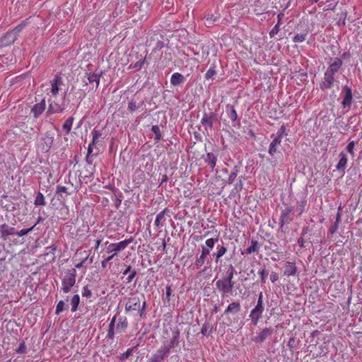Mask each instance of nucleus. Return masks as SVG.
I'll return each instance as SVG.
<instances>
[{
	"label": "nucleus",
	"mask_w": 362,
	"mask_h": 362,
	"mask_svg": "<svg viewBox=\"0 0 362 362\" xmlns=\"http://www.w3.org/2000/svg\"><path fill=\"white\" fill-rule=\"evenodd\" d=\"M219 243L218 235L216 236V238H209L205 241V247L209 250H212L215 246V244H218Z\"/></svg>",
	"instance_id": "a19ab883"
},
{
	"label": "nucleus",
	"mask_w": 362,
	"mask_h": 362,
	"mask_svg": "<svg viewBox=\"0 0 362 362\" xmlns=\"http://www.w3.org/2000/svg\"><path fill=\"white\" fill-rule=\"evenodd\" d=\"M335 82L334 75L327 71L324 74L323 81L320 83V88L322 90L330 89Z\"/></svg>",
	"instance_id": "2eb2a0df"
},
{
	"label": "nucleus",
	"mask_w": 362,
	"mask_h": 362,
	"mask_svg": "<svg viewBox=\"0 0 362 362\" xmlns=\"http://www.w3.org/2000/svg\"><path fill=\"white\" fill-rule=\"evenodd\" d=\"M353 102V95L344 94L343 100L341 101V107L343 108H350Z\"/></svg>",
	"instance_id": "4c0bfd02"
},
{
	"label": "nucleus",
	"mask_w": 362,
	"mask_h": 362,
	"mask_svg": "<svg viewBox=\"0 0 362 362\" xmlns=\"http://www.w3.org/2000/svg\"><path fill=\"white\" fill-rule=\"evenodd\" d=\"M170 330L172 332V338L168 344H164L165 346L169 348L170 351L171 349H173L179 345L180 337V331L177 327H171Z\"/></svg>",
	"instance_id": "4468645a"
},
{
	"label": "nucleus",
	"mask_w": 362,
	"mask_h": 362,
	"mask_svg": "<svg viewBox=\"0 0 362 362\" xmlns=\"http://www.w3.org/2000/svg\"><path fill=\"white\" fill-rule=\"evenodd\" d=\"M339 160L336 165V168L337 170L344 173L345 169L346 168L348 158L345 153L341 152L339 155Z\"/></svg>",
	"instance_id": "393cba45"
},
{
	"label": "nucleus",
	"mask_w": 362,
	"mask_h": 362,
	"mask_svg": "<svg viewBox=\"0 0 362 362\" xmlns=\"http://www.w3.org/2000/svg\"><path fill=\"white\" fill-rule=\"evenodd\" d=\"M240 166L238 165H235L233 168V169L229 175L228 181H227V183L228 185H232L234 182V181L237 178L238 173L240 172Z\"/></svg>",
	"instance_id": "72a5a7b5"
},
{
	"label": "nucleus",
	"mask_w": 362,
	"mask_h": 362,
	"mask_svg": "<svg viewBox=\"0 0 362 362\" xmlns=\"http://www.w3.org/2000/svg\"><path fill=\"white\" fill-rule=\"evenodd\" d=\"M144 300L139 297H129L125 303V313L137 317L138 320H144L146 317L147 302L143 295Z\"/></svg>",
	"instance_id": "f257e3e1"
},
{
	"label": "nucleus",
	"mask_w": 362,
	"mask_h": 362,
	"mask_svg": "<svg viewBox=\"0 0 362 362\" xmlns=\"http://www.w3.org/2000/svg\"><path fill=\"white\" fill-rule=\"evenodd\" d=\"M151 132L154 134V139L156 141H159L162 139L161 132L158 125H153Z\"/></svg>",
	"instance_id": "c03bdc74"
},
{
	"label": "nucleus",
	"mask_w": 362,
	"mask_h": 362,
	"mask_svg": "<svg viewBox=\"0 0 362 362\" xmlns=\"http://www.w3.org/2000/svg\"><path fill=\"white\" fill-rule=\"evenodd\" d=\"M115 254H112L110 256L107 257L106 259L102 261L101 266L103 268H105L107 267V263L113 259Z\"/></svg>",
	"instance_id": "338daca9"
},
{
	"label": "nucleus",
	"mask_w": 362,
	"mask_h": 362,
	"mask_svg": "<svg viewBox=\"0 0 362 362\" xmlns=\"http://www.w3.org/2000/svg\"><path fill=\"white\" fill-rule=\"evenodd\" d=\"M287 135H288V134L286 132V127L284 125H281V127L277 131L276 134L274 136V138L278 139L279 140L281 141L282 138Z\"/></svg>",
	"instance_id": "a18cd8bd"
},
{
	"label": "nucleus",
	"mask_w": 362,
	"mask_h": 362,
	"mask_svg": "<svg viewBox=\"0 0 362 362\" xmlns=\"http://www.w3.org/2000/svg\"><path fill=\"white\" fill-rule=\"evenodd\" d=\"M341 16H342L340 17L337 24L339 26H341V25L344 26L346 24V12L341 13Z\"/></svg>",
	"instance_id": "69168bd1"
},
{
	"label": "nucleus",
	"mask_w": 362,
	"mask_h": 362,
	"mask_svg": "<svg viewBox=\"0 0 362 362\" xmlns=\"http://www.w3.org/2000/svg\"><path fill=\"white\" fill-rule=\"evenodd\" d=\"M82 296L86 298H90L93 295L91 290L89 288L88 286H84L82 289Z\"/></svg>",
	"instance_id": "603ef678"
},
{
	"label": "nucleus",
	"mask_w": 362,
	"mask_h": 362,
	"mask_svg": "<svg viewBox=\"0 0 362 362\" xmlns=\"http://www.w3.org/2000/svg\"><path fill=\"white\" fill-rule=\"evenodd\" d=\"M215 285L216 289L221 293L222 297H224L232 293L235 282L222 279L216 281Z\"/></svg>",
	"instance_id": "39448f33"
},
{
	"label": "nucleus",
	"mask_w": 362,
	"mask_h": 362,
	"mask_svg": "<svg viewBox=\"0 0 362 362\" xmlns=\"http://www.w3.org/2000/svg\"><path fill=\"white\" fill-rule=\"evenodd\" d=\"M293 220V207L288 206L283 209L281 213L279 224L281 228L284 225L289 224Z\"/></svg>",
	"instance_id": "0eeeda50"
},
{
	"label": "nucleus",
	"mask_w": 362,
	"mask_h": 362,
	"mask_svg": "<svg viewBox=\"0 0 362 362\" xmlns=\"http://www.w3.org/2000/svg\"><path fill=\"white\" fill-rule=\"evenodd\" d=\"M169 212V209L168 208H165L162 211L157 214L156 220L154 221V225L157 228H160L165 224V215L168 214Z\"/></svg>",
	"instance_id": "aec40b11"
},
{
	"label": "nucleus",
	"mask_w": 362,
	"mask_h": 362,
	"mask_svg": "<svg viewBox=\"0 0 362 362\" xmlns=\"http://www.w3.org/2000/svg\"><path fill=\"white\" fill-rule=\"evenodd\" d=\"M264 310V307L263 304V293L261 291L258 295V299L257 305L250 313V318L251 320L252 324L253 325H257L262 318V313Z\"/></svg>",
	"instance_id": "f03ea898"
},
{
	"label": "nucleus",
	"mask_w": 362,
	"mask_h": 362,
	"mask_svg": "<svg viewBox=\"0 0 362 362\" xmlns=\"http://www.w3.org/2000/svg\"><path fill=\"white\" fill-rule=\"evenodd\" d=\"M259 250V245L258 242L254 239L251 240V245L248 247L247 249L241 252L242 255L245 254H252L254 252H258Z\"/></svg>",
	"instance_id": "c85d7f7f"
},
{
	"label": "nucleus",
	"mask_w": 362,
	"mask_h": 362,
	"mask_svg": "<svg viewBox=\"0 0 362 362\" xmlns=\"http://www.w3.org/2000/svg\"><path fill=\"white\" fill-rule=\"evenodd\" d=\"M44 142L43 149L47 152L51 148L54 143V135L53 133L47 132L45 134L42 138Z\"/></svg>",
	"instance_id": "5701e85b"
},
{
	"label": "nucleus",
	"mask_w": 362,
	"mask_h": 362,
	"mask_svg": "<svg viewBox=\"0 0 362 362\" xmlns=\"http://www.w3.org/2000/svg\"><path fill=\"white\" fill-rule=\"evenodd\" d=\"M185 81V77L180 73L173 74L170 78V83L173 86H178Z\"/></svg>",
	"instance_id": "a878e982"
},
{
	"label": "nucleus",
	"mask_w": 362,
	"mask_h": 362,
	"mask_svg": "<svg viewBox=\"0 0 362 362\" xmlns=\"http://www.w3.org/2000/svg\"><path fill=\"white\" fill-rule=\"evenodd\" d=\"M356 142L355 141H350L346 147V151L351 155L352 157L355 156L354 148Z\"/></svg>",
	"instance_id": "09e8293b"
},
{
	"label": "nucleus",
	"mask_w": 362,
	"mask_h": 362,
	"mask_svg": "<svg viewBox=\"0 0 362 362\" xmlns=\"http://www.w3.org/2000/svg\"><path fill=\"white\" fill-rule=\"evenodd\" d=\"M139 107L140 105L137 104V102L134 98H132L128 103V110L130 112H134Z\"/></svg>",
	"instance_id": "de8ad7c7"
},
{
	"label": "nucleus",
	"mask_w": 362,
	"mask_h": 362,
	"mask_svg": "<svg viewBox=\"0 0 362 362\" xmlns=\"http://www.w3.org/2000/svg\"><path fill=\"white\" fill-rule=\"evenodd\" d=\"M25 24L21 23L16 27H15L12 30H11L15 35L18 37L19 33L23 30V29L25 28Z\"/></svg>",
	"instance_id": "864d4df0"
},
{
	"label": "nucleus",
	"mask_w": 362,
	"mask_h": 362,
	"mask_svg": "<svg viewBox=\"0 0 362 362\" xmlns=\"http://www.w3.org/2000/svg\"><path fill=\"white\" fill-rule=\"evenodd\" d=\"M216 65L214 63H213L204 75L205 79H211L216 74Z\"/></svg>",
	"instance_id": "79ce46f5"
},
{
	"label": "nucleus",
	"mask_w": 362,
	"mask_h": 362,
	"mask_svg": "<svg viewBox=\"0 0 362 362\" xmlns=\"http://www.w3.org/2000/svg\"><path fill=\"white\" fill-rule=\"evenodd\" d=\"M211 251V250L208 249L205 246H202L201 254L202 255H206V257H212V255L211 256V255H210Z\"/></svg>",
	"instance_id": "774afa93"
},
{
	"label": "nucleus",
	"mask_w": 362,
	"mask_h": 362,
	"mask_svg": "<svg viewBox=\"0 0 362 362\" xmlns=\"http://www.w3.org/2000/svg\"><path fill=\"white\" fill-rule=\"evenodd\" d=\"M145 63H146V57L143 59L139 60L135 64H131L129 69H134L136 71H139Z\"/></svg>",
	"instance_id": "37998d69"
},
{
	"label": "nucleus",
	"mask_w": 362,
	"mask_h": 362,
	"mask_svg": "<svg viewBox=\"0 0 362 362\" xmlns=\"http://www.w3.org/2000/svg\"><path fill=\"white\" fill-rule=\"evenodd\" d=\"M274 332L272 327H265L261 332L252 339V340L257 344H262L265 339L270 337Z\"/></svg>",
	"instance_id": "ddd939ff"
},
{
	"label": "nucleus",
	"mask_w": 362,
	"mask_h": 362,
	"mask_svg": "<svg viewBox=\"0 0 362 362\" xmlns=\"http://www.w3.org/2000/svg\"><path fill=\"white\" fill-rule=\"evenodd\" d=\"M342 64H343L342 60L338 57H336L334 59L333 62H332L329 65L326 71L334 75L337 72L339 71V70L341 67Z\"/></svg>",
	"instance_id": "412c9836"
},
{
	"label": "nucleus",
	"mask_w": 362,
	"mask_h": 362,
	"mask_svg": "<svg viewBox=\"0 0 362 362\" xmlns=\"http://www.w3.org/2000/svg\"><path fill=\"white\" fill-rule=\"evenodd\" d=\"M280 30V25L276 24L274 28L269 32V36L271 38L274 37Z\"/></svg>",
	"instance_id": "052dcab7"
},
{
	"label": "nucleus",
	"mask_w": 362,
	"mask_h": 362,
	"mask_svg": "<svg viewBox=\"0 0 362 362\" xmlns=\"http://www.w3.org/2000/svg\"><path fill=\"white\" fill-rule=\"evenodd\" d=\"M66 306L64 300H59L56 306L55 314L59 315L65 309Z\"/></svg>",
	"instance_id": "3c124183"
},
{
	"label": "nucleus",
	"mask_w": 362,
	"mask_h": 362,
	"mask_svg": "<svg viewBox=\"0 0 362 362\" xmlns=\"http://www.w3.org/2000/svg\"><path fill=\"white\" fill-rule=\"evenodd\" d=\"M91 134L93 136L92 141L90 142L91 145H95L98 142V139L102 136V133L100 131L94 129H93Z\"/></svg>",
	"instance_id": "49530a36"
},
{
	"label": "nucleus",
	"mask_w": 362,
	"mask_h": 362,
	"mask_svg": "<svg viewBox=\"0 0 362 362\" xmlns=\"http://www.w3.org/2000/svg\"><path fill=\"white\" fill-rule=\"evenodd\" d=\"M308 34V30H305V31L304 30L303 32H302L300 33H297L293 37V42H296V43H298V42H302L305 41Z\"/></svg>",
	"instance_id": "58836bf2"
},
{
	"label": "nucleus",
	"mask_w": 362,
	"mask_h": 362,
	"mask_svg": "<svg viewBox=\"0 0 362 362\" xmlns=\"http://www.w3.org/2000/svg\"><path fill=\"white\" fill-rule=\"evenodd\" d=\"M212 263V257H208L206 255H202L200 254L199 257L197 258L194 263V268L195 269H199L201 268L204 264H206L207 266L204 267V268L200 271V274L204 273L206 272V270L211 267Z\"/></svg>",
	"instance_id": "1a4fd4ad"
},
{
	"label": "nucleus",
	"mask_w": 362,
	"mask_h": 362,
	"mask_svg": "<svg viewBox=\"0 0 362 362\" xmlns=\"http://www.w3.org/2000/svg\"><path fill=\"white\" fill-rule=\"evenodd\" d=\"M307 204V200L303 198L300 202H299V206H298V214L299 215H301L303 214V212L305 211V206Z\"/></svg>",
	"instance_id": "5fc2aeb1"
},
{
	"label": "nucleus",
	"mask_w": 362,
	"mask_h": 362,
	"mask_svg": "<svg viewBox=\"0 0 362 362\" xmlns=\"http://www.w3.org/2000/svg\"><path fill=\"white\" fill-rule=\"evenodd\" d=\"M295 342H296V339L294 337H290L288 341V344H287V346L288 347L291 353V355L293 354V349L295 348Z\"/></svg>",
	"instance_id": "6e6d98bb"
},
{
	"label": "nucleus",
	"mask_w": 362,
	"mask_h": 362,
	"mask_svg": "<svg viewBox=\"0 0 362 362\" xmlns=\"http://www.w3.org/2000/svg\"><path fill=\"white\" fill-rule=\"evenodd\" d=\"M339 223L334 221V223L331 226V227L328 230V233L331 234V235L334 234L339 228Z\"/></svg>",
	"instance_id": "13d9d810"
},
{
	"label": "nucleus",
	"mask_w": 362,
	"mask_h": 362,
	"mask_svg": "<svg viewBox=\"0 0 362 362\" xmlns=\"http://www.w3.org/2000/svg\"><path fill=\"white\" fill-rule=\"evenodd\" d=\"M0 235L3 240H6L9 236L16 235V228L6 223L0 224Z\"/></svg>",
	"instance_id": "f3484780"
},
{
	"label": "nucleus",
	"mask_w": 362,
	"mask_h": 362,
	"mask_svg": "<svg viewBox=\"0 0 362 362\" xmlns=\"http://www.w3.org/2000/svg\"><path fill=\"white\" fill-rule=\"evenodd\" d=\"M170 354L169 348L163 345L151 356L147 362H163L168 359Z\"/></svg>",
	"instance_id": "20e7f679"
},
{
	"label": "nucleus",
	"mask_w": 362,
	"mask_h": 362,
	"mask_svg": "<svg viewBox=\"0 0 362 362\" xmlns=\"http://www.w3.org/2000/svg\"><path fill=\"white\" fill-rule=\"evenodd\" d=\"M209 329V325L208 323L205 322L203 325H202V327L201 329V333L204 335V336H208L209 334V333L208 332V329Z\"/></svg>",
	"instance_id": "e2e57ef3"
},
{
	"label": "nucleus",
	"mask_w": 362,
	"mask_h": 362,
	"mask_svg": "<svg viewBox=\"0 0 362 362\" xmlns=\"http://www.w3.org/2000/svg\"><path fill=\"white\" fill-rule=\"evenodd\" d=\"M76 270L74 268L67 270L62 280V290L64 293L71 291V288L76 284Z\"/></svg>",
	"instance_id": "7ed1b4c3"
},
{
	"label": "nucleus",
	"mask_w": 362,
	"mask_h": 362,
	"mask_svg": "<svg viewBox=\"0 0 362 362\" xmlns=\"http://www.w3.org/2000/svg\"><path fill=\"white\" fill-rule=\"evenodd\" d=\"M26 352V346L25 341H23L18 346V348L16 349V353L19 354H23Z\"/></svg>",
	"instance_id": "4d7b16f0"
},
{
	"label": "nucleus",
	"mask_w": 362,
	"mask_h": 362,
	"mask_svg": "<svg viewBox=\"0 0 362 362\" xmlns=\"http://www.w3.org/2000/svg\"><path fill=\"white\" fill-rule=\"evenodd\" d=\"M103 74V72H90L88 74V80L90 83L95 82L96 83V88L98 87L100 83V78Z\"/></svg>",
	"instance_id": "2f4dec72"
},
{
	"label": "nucleus",
	"mask_w": 362,
	"mask_h": 362,
	"mask_svg": "<svg viewBox=\"0 0 362 362\" xmlns=\"http://www.w3.org/2000/svg\"><path fill=\"white\" fill-rule=\"evenodd\" d=\"M228 251V244H225L223 240H220L216 246V252L212 254L214 262L218 263L221 258L226 255Z\"/></svg>",
	"instance_id": "f8f14e48"
},
{
	"label": "nucleus",
	"mask_w": 362,
	"mask_h": 362,
	"mask_svg": "<svg viewBox=\"0 0 362 362\" xmlns=\"http://www.w3.org/2000/svg\"><path fill=\"white\" fill-rule=\"evenodd\" d=\"M46 101L45 98H42L39 103L35 104L32 107L30 112L33 114L34 118H38L45 110Z\"/></svg>",
	"instance_id": "dca6fc26"
},
{
	"label": "nucleus",
	"mask_w": 362,
	"mask_h": 362,
	"mask_svg": "<svg viewBox=\"0 0 362 362\" xmlns=\"http://www.w3.org/2000/svg\"><path fill=\"white\" fill-rule=\"evenodd\" d=\"M220 16L218 14L207 13L205 16V25L208 28H211L218 21Z\"/></svg>",
	"instance_id": "cd10ccee"
},
{
	"label": "nucleus",
	"mask_w": 362,
	"mask_h": 362,
	"mask_svg": "<svg viewBox=\"0 0 362 362\" xmlns=\"http://www.w3.org/2000/svg\"><path fill=\"white\" fill-rule=\"evenodd\" d=\"M80 303V296L78 294L74 295L71 298V312H76L78 308Z\"/></svg>",
	"instance_id": "c9c22d12"
},
{
	"label": "nucleus",
	"mask_w": 362,
	"mask_h": 362,
	"mask_svg": "<svg viewBox=\"0 0 362 362\" xmlns=\"http://www.w3.org/2000/svg\"><path fill=\"white\" fill-rule=\"evenodd\" d=\"M217 114L214 112H204L203 117L201 119V124L205 127L206 130L207 128L212 129L214 127V122L217 119Z\"/></svg>",
	"instance_id": "9b49d317"
},
{
	"label": "nucleus",
	"mask_w": 362,
	"mask_h": 362,
	"mask_svg": "<svg viewBox=\"0 0 362 362\" xmlns=\"http://www.w3.org/2000/svg\"><path fill=\"white\" fill-rule=\"evenodd\" d=\"M51 83V93L52 95L56 96L59 90V86L62 85L63 80L59 74H57L54 78L50 81Z\"/></svg>",
	"instance_id": "6ab92c4d"
},
{
	"label": "nucleus",
	"mask_w": 362,
	"mask_h": 362,
	"mask_svg": "<svg viewBox=\"0 0 362 362\" xmlns=\"http://www.w3.org/2000/svg\"><path fill=\"white\" fill-rule=\"evenodd\" d=\"M66 92L64 93L63 101L62 103H58L54 100H49V106L47 110V114L52 115L55 113H62L63 112L67 106V103L66 101Z\"/></svg>",
	"instance_id": "423d86ee"
},
{
	"label": "nucleus",
	"mask_w": 362,
	"mask_h": 362,
	"mask_svg": "<svg viewBox=\"0 0 362 362\" xmlns=\"http://www.w3.org/2000/svg\"><path fill=\"white\" fill-rule=\"evenodd\" d=\"M122 197H123V196L121 192L119 193V194L118 196L115 195V206L117 209H118L120 206L122 201Z\"/></svg>",
	"instance_id": "680f3d73"
},
{
	"label": "nucleus",
	"mask_w": 362,
	"mask_h": 362,
	"mask_svg": "<svg viewBox=\"0 0 362 362\" xmlns=\"http://www.w3.org/2000/svg\"><path fill=\"white\" fill-rule=\"evenodd\" d=\"M236 273L237 272L234 266L232 264H230L226 267V276L223 279L228 281H230V282H234L233 279Z\"/></svg>",
	"instance_id": "7c9ffc66"
},
{
	"label": "nucleus",
	"mask_w": 362,
	"mask_h": 362,
	"mask_svg": "<svg viewBox=\"0 0 362 362\" xmlns=\"http://www.w3.org/2000/svg\"><path fill=\"white\" fill-rule=\"evenodd\" d=\"M258 274L260 276V280L262 284H264L266 282V279L267 276V272L265 268V266L259 269Z\"/></svg>",
	"instance_id": "8fccbe9b"
},
{
	"label": "nucleus",
	"mask_w": 362,
	"mask_h": 362,
	"mask_svg": "<svg viewBox=\"0 0 362 362\" xmlns=\"http://www.w3.org/2000/svg\"><path fill=\"white\" fill-rule=\"evenodd\" d=\"M139 346V344L134 346V347H132V348H129L124 353L120 354L119 356H118V359L120 361H124L125 360H127L130 356L132 355L133 354V351L134 349H137V347Z\"/></svg>",
	"instance_id": "e433bc0d"
},
{
	"label": "nucleus",
	"mask_w": 362,
	"mask_h": 362,
	"mask_svg": "<svg viewBox=\"0 0 362 362\" xmlns=\"http://www.w3.org/2000/svg\"><path fill=\"white\" fill-rule=\"evenodd\" d=\"M243 176H240L239 177L238 182L235 184V189L237 192H240L243 188Z\"/></svg>",
	"instance_id": "bf43d9fd"
},
{
	"label": "nucleus",
	"mask_w": 362,
	"mask_h": 362,
	"mask_svg": "<svg viewBox=\"0 0 362 362\" xmlns=\"http://www.w3.org/2000/svg\"><path fill=\"white\" fill-rule=\"evenodd\" d=\"M34 204L36 206H45L46 202H45V197H44L43 194L41 193L40 192H38L37 193L35 199Z\"/></svg>",
	"instance_id": "ea45409f"
},
{
	"label": "nucleus",
	"mask_w": 362,
	"mask_h": 362,
	"mask_svg": "<svg viewBox=\"0 0 362 362\" xmlns=\"http://www.w3.org/2000/svg\"><path fill=\"white\" fill-rule=\"evenodd\" d=\"M133 238H130L129 239H126L124 240H122L121 242L117 243H110L108 247H107V252H114L116 255L117 252H120L124 250L128 245H129L131 243H132Z\"/></svg>",
	"instance_id": "6e6552de"
},
{
	"label": "nucleus",
	"mask_w": 362,
	"mask_h": 362,
	"mask_svg": "<svg viewBox=\"0 0 362 362\" xmlns=\"http://www.w3.org/2000/svg\"><path fill=\"white\" fill-rule=\"evenodd\" d=\"M128 327V321L126 317H120L118 319V322L116 325V330L117 332H124Z\"/></svg>",
	"instance_id": "c756f323"
},
{
	"label": "nucleus",
	"mask_w": 362,
	"mask_h": 362,
	"mask_svg": "<svg viewBox=\"0 0 362 362\" xmlns=\"http://www.w3.org/2000/svg\"><path fill=\"white\" fill-rule=\"evenodd\" d=\"M281 141L278 139L274 138L269 147V154L271 156H274L277 152V147L281 145Z\"/></svg>",
	"instance_id": "473e14b6"
},
{
	"label": "nucleus",
	"mask_w": 362,
	"mask_h": 362,
	"mask_svg": "<svg viewBox=\"0 0 362 362\" xmlns=\"http://www.w3.org/2000/svg\"><path fill=\"white\" fill-rule=\"evenodd\" d=\"M226 113L228 117L230 119L233 127H239L240 126V118L238 117V113L233 105L230 104L226 105Z\"/></svg>",
	"instance_id": "9d476101"
},
{
	"label": "nucleus",
	"mask_w": 362,
	"mask_h": 362,
	"mask_svg": "<svg viewBox=\"0 0 362 362\" xmlns=\"http://www.w3.org/2000/svg\"><path fill=\"white\" fill-rule=\"evenodd\" d=\"M204 160L206 163L210 167V168L213 170L216 167L217 162V156H216L212 152L206 153V156H204Z\"/></svg>",
	"instance_id": "b1692460"
},
{
	"label": "nucleus",
	"mask_w": 362,
	"mask_h": 362,
	"mask_svg": "<svg viewBox=\"0 0 362 362\" xmlns=\"http://www.w3.org/2000/svg\"><path fill=\"white\" fill-rule=\"evenodd\" d=\"M67 187L65 186L58 185L56 189V194H61L62 193H67Z\"/></svg>",
	"instance_id": "0e129e2a"
},
{
	"label": "nucleus",
	"mask_w": 362,
	"mask_h": 362,
	"mask_svg": "<svg viewBox=\"0 0 362 362\" xmlns=\"http://www.w3.org/2000/svg\"><path fill=\"white\" fill-rule=\"evenodd\" d=\"M297 267L294 262H287L284 266V275L286 276H296Z\"/></svg>",
	"instance_id": "4be33fe9"
},
{
	"label": "nucleus",
	"mask_w": 362,
	"mask_h": 362,
	"mask_svg": "<svg viewBox=\"0 0 362 362\" xmlns=\"http://www.w3.org/2000/svg\"><path fill=\"white\" fill-rule=\"evenodd\" d=\"M17 39V37L11 30L8 31L0 38V47H7L13 44Z\"/></svg>",
	"instance_id": "a211bd4d"
},
{
	"label": "nucleus",
	"mask_w": 362,
	"mask_h": 362,
	"mask_svg": "<svg viewBox=\"0 0 362 362\" xmlns=\"http://www.w3.org/2000/svg\"><path fill=\"white\" fill-rule=\"evenodd\" d=\"M240 310V303L239 302H233L228 305L223 313V315H228L229 313L236 314L238 313Z\"/></svg>",
	"instance_id": "bb28decb"
},
{
	"label": "nucleus",
	"mask_w": 362,
	"mask_h": 362,
	"mask_svg": "<svg viewBox=\"0 0 362 362\" xmlns=\"http://www.w3.org/2000/svg\"><path fill=\"white\" fill-rule=\"evenodd\" d=\"M74 117H69L63 124L62 129L65 132V134H69L71 130L74 122Z\"/></svg>",
	"instance_id": "f704fd0d"
}]
</instances>
